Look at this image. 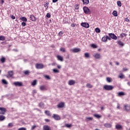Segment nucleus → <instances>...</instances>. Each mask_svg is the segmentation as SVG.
I'll list each match as a JSON object with an SVG mask.
<instances>
[{"label":"nucleus","mask_w":130,"mask_h":130,"mask_svg":"<svg viewBox=\"0 0 130 130\" xmlns=\"http://www.w3.org/2000/svg\"><path fill=\"white\" fill-rule=\"evenodd\" d=\"M114 87L112 85H106L104 86V90H106V91H111V90H113Z\"/></svg>","instance_id":"f257e3e1"},{"label":"nucleus","mask_w":130,"mask_h":130,"mask_svg":"<svg viewBox=\"0 0 130 130\" xmlns=\"http://www.w3.org/2000/svg\"><path fill=\"white\" fill-rule=\"evenodd\" d=\"M83 11L84 14H86L87 15H90L91 14V11H90V9L87 7H83Z\"/></svg>","instance_id":"f03ea898"},{"label":"nucleus","mask_w":130,"mask_h":130,"mask_svg":"<svg viewBox=\"0 0 130 130\" xmlns=\"http://www.w3.org/2000/svg\"><path fill=\"white\" fill-rule=\"evenodd\" d=\"M108 36H109V38L111 39H113V40H117V37L115 36L114 34L110 33L108 34Z\"/></svg>","instance_id":"7ed1b4c3"},{"label":"nucleus","mask_w":130,"mask_h":130,"mask_svg":"<svg viewBox=\"0 0 130 130\" xmlns=\"http://www.w3.org/2000/svg\"><path fill=\"white\" fill-rule=\"evenodd\" d=\"M93 56L95 59H100L101 58V54H99V53H95L93 54Z\"/></svg>","instance_id":"20e7f679"},{"label":"nucleus","mask_w":130,"mask_h":130,"mask_svg":"<svg viewBox=\"0 0 130 130\" xmlns=\"http://www.w3.org/2000/svg\"><path fill=\"white\" fill-rule=\"evenodd\" d=\"M36 68L38 70H40L44 68V65H43L42 63H37L36 64Z\"/></svg>","instance_id":"39448f33"},{"label":"nucleus","mask_w":130,"mask_h":130,"mask_svg":"<svg viewBox=\"0 0 130 130\" xmlns=\"http://www.w3.org/2000/svg\"><path fill=\"white\" fill-rule=\"evenodd\" d=\"M81 25L84 28H89V27H90V25H89V23L87 22H82L81 23Z\"/></svg>","instance_id":"423d86ee"},{"label":"nucleus","mask_w":130,"mask_h":130,"mask_svg":"<svg viewBox=\"0 0 130 130\" xmlns=\"http://www.w3.org/2000/svg\"><path fill=\"white\" fill-rule=\"evenodd\" d=\"M107 39L108 40H110V37H108V36H106L102 38V40L103 42H106V41H107Z\"/></svg>","instance_id":"0eeeda50"},{"label":"nucleus","mask_w":130,"mask_h":130,"mask_svg":"<svg viewBox=\"0 0 130 130\" xmlns=\"http://www.w3.org/2000/svg\"><path fill=\"white\" fill-rule=\"evenodd\" d=\"M0 114H6V111H7V110L5 108H2L0 107Z\"/></svg>","instance_id":"6e6552de"},{"label":"nucleus","mask_w":130,"mask_h":130,"mask_svg":"<svg viewBox=\"0 0 130 130\" xmlns=\"http://www.w3.org/2000/svg\"><path fill=\"white\" fill-rule=\"evenodd\" d=\"M72 51L74 53H77V52H80V51H81V49L79 48H75L72 50Z\"/></svg>","instance_id":"1a4fd4ad"},{"label":"nucleus","mask_w":130,"mask_h":130,"mask_svg":"<svg viewBox=\"0 0 130 130\" xmlns=\"http://www.w3.org/2000/svg\"><path fill=\"white\" fill-rule=\"evenodd\" d=\"M14 85H15V86H18L19 87H21V86L23 85V83H22V82L17 81V82H14Z\"/></svg>","instance_id":"9d476101"},{"label":"nucleus","mask_w":130,"mask_h":130,"mask_svg":"<svg viewBox=\"0 0 130 130\" xmlns=\"http://www.w3.org/2000/svg\"><path fill=\"white\" fill-rule=\"evenodd\" d=\"M43 130H51V128L48 125H45L43 126Z\"/></svg>","instance_id":"9b49d317"},{"label":"nucleus","mask_w":130,"mask_h":130,"mask_svg":"<svg viewBox=\"0 0 130 130\" xmlns=\"http://www.w3.org/2000/svg\"><path fill=\"white\" fill-rule=\"evenodd\" d=\"M123 108H124V110H125L126 111H129L130 106L128 105H125L124 106Z\"/></svg>","instance_id":"f8f14e48"},{"label":"nucleus","mask_w":130,"mask_h":130,"mask_svg":"<svg viewBox=\"0 0 130 130\" xmlns=\"http://www.w3.org/2000/svg\"><path fill=\"white\" fill-rule=\"evenodd\" d=\"M68 84L70 86H72L73 85H75L76 84V81L73 80H71L69 81Z\"/></svg>","instance_id":"ddd939ff"},{"label":"nucleus","mask_w":130,"mask_h":130,"mask_svg":"<svg viewBox=\"0 0 130 130\" xmlns=\"http://www.w3.org/2000/svg\"><path fill=\"white\" fill-rule=\"evenodd\" d=\"M53 117L56 120H60V117L59 115H57V114H53Z\"/></svg>","instance_id":"4468645a"},{"label":"nucleus","mask_w":130,"mask_h":130,"mask_svg":"<svg viewBox=\"0 0 130 130\" xmlns=\"http://www.w3.org/2000/svg\"><path fill=\"white\" fill-rule=\"evenodd\" d=\"M40 89L41 91H47V88L45 85H41L40 86Z\"/></svg>","instance_id":"2eb2a0df"},{"label":"nucleus","mask_w":130,"mask_h":130,"mask_svg":"<svg viewBox=\"0 0 130 130\" xmlns=\"http://www.w3.org/2000/svg\"><path fill=\"white\" fill-rule=\"evenodd\" d=\"M57 58L58 60H59L60 61H63V57H62V56L58 55H57Z\"/></svg>","instance_id":"dca6fc26"},{"label":"nucleus","mask_w":130,"mask_h":130,"mask_svg":"<svg viewBox=\"0 0 130 130\" xmlns=\"http://www.w3.org/2000/svg\"><path fill=\"white\" fill-rule=\"evenodd\" d=\"M57 107H58V108H63V107H64V103L61 102L57 105Z\"/></svg>","instance_id":"f3484780"},{"label":"nucleus","mask_w":130,"mask_h":130,"mask_svg":"<svg viewBox=\"0 0 130 130\" xmlns=\"http://www.w3.org/2000/svg\"><path fill=\"white\" fill-rule=\"evenodd\" d=\"M30 19L32 22L36 21V17L34 15H30Z\"/></svg>","instance_id":"a211bd4d"},{"label":"nucleus","mask_w":130,"mask_h":130,"mask_svg":"<svg viewBox=\"0 0 130 130\" xmlns=\"http://www.w3.org/2000/svg\"><path fill=\"white\" fill-rule=\"evenodd\" d=\"M124 95H125V93H124L123 91H120L118 93V96H119V97L124 96Z\"/></svg>","instance_id":"6ab92c4d"},{"label":"nucleus","mask_w":130,"mask_h":130,"mask_svg":"<svg viewBox=\"0 0 130 130\" xmlns=\"http://www.w3.org/2000/svg\"><path fill=\"white\" fill-rule=\"evenodd\" d=\"M14 75V72L13 71H9L8 72V76L9 77H12Z\"/></svg>","instance_id":"aec40b11"},{"label":"nucleus","mask_w":130,"mask_h":130,"mask_svg":"<svg viewBox=\"0 0 130 130\" xmlns=\"http://www.w3.org/2000/svg\"><path fill=\"white\" fill-rule=\"evenodd\" d=\"M116 128L117 129H122V126L121 125L117 124L116 125Z\"/></svg>","instance_id":"412c9836"},{"label":"nucleus","mask_w":130,"mask_h":130,"mask_svg":"<svg viewBox=\"0 0 130 130\" xmlns=\"http://www.w3.org/2000/svg\"><path fill=\"white\" fill-rule=\"evenodd\" d=\"M106 81L108 82V83H111V82H112V78L111 77H107L106 78Z\"/></svg>","instance_id":"4be33fe9"},{"label":"nucleus","mask_w":130,"mask_h":130,"mask_svg":"<svg viewBox=\"0 0 130 130\" xmlns=\"http://www.w3.org/2000/svg\"><path fill=\"white\" fill-rule=\"evenodd\" d=\"M6 119V117L3 115H0V120L1 121H3Z\"/></svg>","instance_id":"5701e85b"},{"label":"nucleus","mask_w":130,"mask_h":130,"mask_svg":"<svg viewBox=\"0 0 130 130\" xmlns=\"http://www.w3.org/2000/svg\"><path fill=\"white\" fill-rule=\"evenodd\" d=\"M104 126H105V127H111V124L109 123H105L104 124Z\"/></svg>","instance_id":"b1692460"},{"label":"nucleus","mask_w":130,"mask_h":130,"mask_svg":"<svg viewBox=\"0 0 130 130\" xmlns=\"http://www.w3.org/2000/svg\"><path fill=\"white\" fill-rule=\"evenodd\" d=\"M84 57L86 58H89L90 57V54L88 52H86L84 53Z\"/></svg>","instance_id":"393cba45"},{"label":"nucleus","mask_w":130,"mask_h":130,"mask_svg":"<svg viewBox=\"0 0 130 130\" xmlns=\"http://www.w3.org/2000/svg\"><path fill=\"white\" fill-rule=\"evenodd\" d=\"M83 5H88L89 4V0H82Z\"/></svg>","instance_id":"a878e982"},{"label":"nucleus","mask_w":130,"mask_h":130,"mask_svg":"<svg viewBox=\"0 0 130 130\" xmlns=\"http://www.w3.org/2000/svg\"><path fill=\"white\" fill-rule=\"evenodd\" d=\"M117 44L118 45H120V46H123V45H124V44H123V43L120 41H118Z\"/></svg>","instance_id":"bb28decb"},{"label":"nucleus","mask_w":130,"mask_h":130,"mask_svg":"<svg viewBox=\"0 0 130 130\" xmlns=\"http://www.w3.org/2000/svg\"><path fill=\"white\" fill-rule=\"evenodd\" d=\"M53 72L54 74H58L59 73V70L56 69H53Z\"/></svg>","instance_id":"cd10ccee"},{"label":"nucleus","mask_w":130,"mask_h":130,"mask_svg":"<svg viewBox=\"0 0 130 130\" xmlns=\"http://www.w3.org/2000/svg\"><path fill=\"white\" fill-rule=\"evenodd\" d=\"M30 71L29 70H26L24 72V74L25 75V76H29V74H30Z\"/></svg>","instance_id":"c85d7f7f"},{"label":"nucleus","mask_w":130,"mask_h":130,"mask_svg":"<svg viewBox=\"0 0 130 130\" xmlns=\"http://www.w3.org/2000/svg\"><path fill=\"white\" fill-rule=\"evenodd\" d=\"M93 120V117H86L85 119L86 121H90V120Z\"/></svg>","instance_id":"c756f323"},{"label":"nucleus","mask_w":130,"mask_h":130,"mask_svg":"<svg viewBox=\"0 0 130 130\" xmlns=\"http://www.w3.org/2000/svg\"><path fill=\"white\" fill-rule=\"evenodd\" d=\"M20 20H21V21H23V22H27V18L25 17H21Z\"/></svg>","instance_id":"7c9ffc66"},{"label":"nucleus","mask_w":130,"mask_h":130,"mask_svg":"<svg viewBox=\"0 0 130 130\" xmlns=\"http://www.w3.org/2000/svg\"><path fill=\"white\" fill-rule=\"evenodd\" d=\"M32 86H36V85H37V80H34L32 83H31Z\"/></svg>","instance_id":"2f4dec72"},{"label":"nucleus","mask_w":130,"mask_h":130,"mask_svg":"<svg viewBox=\"0 0 130 130\" xmlns=\"http://www.w3.org/2000/svg\"><path fill=\"white\" fill-rule=\"evenodd\" d=\"M1 61L4 63V62L6 61V58L5 57H2V58H1Z\"/></svg>","instance_id":"473e14b6"},{"label":"nucleus","mask_w":130,"mask_h":130,"mask_svg":"<svg viewBox=\"0 0 130 130\" xmlns=\"http://www.w3.org/2000/svg\"><path fill=\"white\" fill-rule=\"evenodd\" d=\"M95 32H96V33H100V32H101V30H100V28L96 27L95 29Z\"/></svg>","instance_id":"72a5a7b5"},{"label":"nucleus","mask_w":130,"mask_h":130,"mask_svg":"<svg viewBox=\"0 0 130 130\" xmlns=\"http://www.w3.org/2000/svg\"><path fill=\"white\" fill-rule=\"evenodd\" d=\"M113 15H114V17H117V12L116 11H114L113 12Z\"/></svg>","instance_id":"f704fd0d"},{"label":"nucleus","mask_w":130,"mask_h":130,"mask_svg":"<svg viewBox=\"0 0 130 130\" xmlns=\"http://www.w3.org/2000/svg\"><path fill=\"white\" fill-rule=\"evenodd\" d=\"M45 113L46 114V115H48V116H50V112H49V111H45Z\"/></svg>","instance_id":"c9c22d12"},{"label":"nucleus","mask_w":130,"mask_h":130,"mask_svg":"<svg viewBox=\"0 0 130 130\" xmlns=\"http://www.w3.org/2000/svg\"><path fill=\"white\" fill-rule=\"evenodd\" d=\"M118 78H119L120 79H123V78H124V75L121 73L119 76Z\"/></svg>","instance_id":"e433bc0d"},{"label":"nucleus","mask_w":130,"mask_h":130,"mask_svg":"<svg viewBox=\"0 0 130 130\" xmlns=\"http://www.w3.org/2000/svg\"><path fill=\"white\" fill-rule=\"evenodd\" d=\"M6 39V38L4 36H0V40H1V41H4V40H5Z\"/></svg>","instance_id":"4c0bfd02"},{"label":"nucleus","mask_w":130,"mask_h":130,"mask_svg":"<svg viewBox=\"0 0 130 130\" xmlns=\"http://www.w3.org/2000/svg\"><path fill=\"white\" fill-rule=\"evenodd\" d=\"M2 83H3V84H5V85H8V81H7V80L5 79L2 80Z\"/></svg>","instance_id":"58836bf2"},{"label":"nucleus","mask_w":130,"mask_h":130,"mask_svg":"<svg viewBox=\"0 0 130 130\" xmlns=\"http://www.w3.org/2000/svg\"><path fill=\"white\" fill-rule=\"evenodd\" d=\"M60 51H62V52H66V48L62 47L60 48Z\"/></svg>","instance_id":"ea45409f"},{"label":"nucleus","mask_w":130,"mask_h":130,"mask_svg":"<svg viewBox=\"0 0 130 130\" xmlns=\"http://www.w3.org/2000/svg\"><path fill=\"white\" fill-rule=\"evenodd\" d=\"M44 77L47 79V80H50V77H49V75H44Z\"/></svg>","instance_id":"a19ab883"},{"label":"nucleus","mask_w":130,"mask_h":130,"mask_svg":"<svg viewBox=\"0 0 130 130\" xmlns=\"http://www.w3.org/2000/svg\"><path fill=\"white\" fill-rule=\"evenodd\" d=\"M86 87H87V88H92V87H93V86H92V85H90V83H87V84H86Z\"/></svg>","instance_id":"79ce46f5"},{"label":"nucleus","mask_w":130,"mask_h":130,"mask_svg":"<svg viewBox=\"0 0 130 130\" xmlns=\"http://www.w3.org/2000/svg\"><path fill=\"white\" fill-rule=\"evenodd\" d=\"M39 106L40 107H44V104L43 103H40L39 104Z\"/></svg>","instance_id":"37998d69"},{"label":"nucleus","mask_w":130,"mask_h":130,"mask_svg":"<svg viewBox=\"0 0 130 130\" xmlns=\"http://www.w3.org/2000/svg\"><path fill=\"white\" fill-rule=\"evenodd\" d=\"M94 116L95 117H96V118H100V117H101V116L100 115L97 114H94Z\"/></svg>","instance_id":"c03bdc74"},{"label":"nucleus","mask_w":130,"mask_h":130,"mask_svg":"<svg viewBox=\"0 0 130 130\" xmlns=\"http://www.w3.org/2000/svg\"><path fill=\"white\" fill-rule=\"evenodd\" d=\"M117 6H118V7L121 6V2H120V1H117Z\"/></svg>","instance_id":"a18cd8bd"},{"label":"nucleus","mask_w":130,"mask_h":130,"mask_svg":"<svg viewBox=\"0 0 130 130\" xmlns=\"http://www.w3.org/2000/svg\"><path fill=\"white\" fill-rule=\"evenodd\" d=\"M48 5H49L48 2H47L44 6L45 8H46V9H48Z\"/></svg>","instance_id":"49530a36"},{"label":"nucleus","mask_w":130,"mask_h":130,"mask_svg":"<svg viewBox=\"0 0 130 130\" xmlns=\"http://www.w3.org/2000/svg\"><path fill=\"white\" fill-rule=\"evenodd\" d=\"M120 36L122 38H123V37H125V36H126V34H121Z\"/></svg>","instance_id":"de8ad7c7"},{"label":"nucleus","mask_w":130,"mask_h":130,"mask_svg":"<svg viewBox=\"0 0 130 130\" xmlns=\"http://www.w3.org/2000/svg\"><path fill=\"white\" fill-rule=\"evenodd\" d=\"M66 127H72V124H66Z\"/></svg>","instance_id":"09e8293b"},{"label":"nucleus","mask_w":130,"mask_h":130,"mask_svg":"<svg viewBox=\"0 0 130 130\" xmlns=\"http://www.w3.org/2000/svg\"><path fill=\"white\" fill-rule=\"evenodd\" d=\"M18 130H27V128L25 127H20V128H19Z\"/></svg>","instance_id":"8fccbe9b"},{"label":"nucleus","mask_w":130,"mask_h":130,"mask_svg":"<svg viewBox=\"0 0 130 130\" xmlns=\"http://www.w3.org/2000/svg\"><path fill=\"white\" fill-rule=\"evenodd\" d=\"M91 47H92L93 48H97V46H96V45L92 44H91Z\"/></svg>","instance_id":"3c124183"},{"label":"nucleus","mask_w":130,"mask_h":130,"mask_svg":"<svg viewBox=\"0 0 130 130\" xmlns=\"http://www.w3.org/2000/svg\"><path fill=\"white\" fill-rule=\"evenodd\" d=\"M13 123H9L8 124L9 127H12L13 126Z\"/></svg>","instance_id":"603ef678"},{"label":"nucleus","mask_w":130,"mask_h":130,"mask_svg":"<svg viewBox=\"0 0 130 130\" xmlns=\"http://www.w3.org/2000/svg\"><path fill=\"white\" fill-rule=\"evenodd\" d=\"M46 17H47V18H50V17H51V15H50V14L47 13L46 14Z\"/></svg>","instance_id":"864d4df0"},{"label":"nucleus","mask_w":130,"mask_h":130,"mask_svg":"<svg viewBox=\"0 0 130 130\" xmlns=\"http://www.w3.org/2000/svg\"><path fill=\"white\" fill-rule=\"evenodd\" d=\"M21 25L23 26V27H25L26 26V23L25 22H23L21 23Z\"/></svg>","instance_id":"5fc2aeb1"},{"label":"nucleus","mask_w":130,"mask_h":130,"mask_svg":"<svg viewBox=\"0 0 130 130\" xmlns=\"http://www.w3.org/2000/svg\"><path fill=\"white\" fill-rule=\"evenodd\" d=\"M36 93H37V90H36V89L32 90V94H36Z\"/></svg>","instance_id":"6e6d98bb"},{"label":"nucleus","mask_w":130,"mask_h":130,"mask_svg":"<svg viewBox=\"0 0 130 130\" xmlns=\"http://www.w3.org/2000/svg\"><path fill=\"white\" fill-rule=\"evenodd\" d=\"M62 34H63V32H62V31H60L58 34V35L59 36H62Z\"/></svg>","instance_id":"4d7b16f0"},{"label":"nucleus","mask_w":130,"mask_h":130,"mask_svg":"<svg viewBox=\"0 0 130 130\" xmlns=\"http://www.w3.org/2000/svg\"><path fill=\"white\" fill-rule=\"evenodd\" d=\"M117 109H120V105H119V104H117Z\"/></svg>","instance_id":"13d9d810"},{"label":"nucleus","mask_w":130,"mask_h":130,"mask_svg":"<svg viewBox=\"0 0 130 130\" xmlns=\"http://www.w3.org/2000/svg\"><path fill=\"white\" fill-rule=\"evenodd\" d=\"M11 19H12L13 20H15L16 19V17H15V16L12 15Z\"/></svg>","instance_id":"bf43d9fd"},{"label":"nucleus","mask_w":130,"mask_h":130,"mask_svg":"<svg viewBox=\"0 0 130 130\" xmlns=\"http://www.w3.org/2000/svg\"><path fill=\"white\" fill-rule=\"evenodd\" d=\"M35 127H36V125H33V126H31V129L33 130L35 128Z\"/></svg>","instance_id":"052dcab7"},{"label":"nucleus","mask_w":130,"mask_h":130,"mask_svg":"<svg viewBox=\"0 0 130 130\" xmlns=\"http://www.w3.org/2000/svg\"><path fill=\"white\" fill-rule=\"evenodd\" d=\"M75 9L76 10H79V5H76Z\"/></svg>","instance_id":"680f3d73"},{"label":"nucleus","mask_w":130,"mask_h":130,"mask_svg":"<svg viewBox=\"0 0 130 130\" xmlns=\"http://www.w3.org/2000/svg\"><path fill=\"white\" fill-rule=\"evenodd\" d=\"M57 67L59 69H61V66H60V65H57Z\"/></svg>","instance_id":"e2e57ef3"},{"label":"nucleus","mask_w":130,"mask_h":130,"mask_svg":"<svg viewBox=\"0 0 130 130\" xmlns=\"http://www.w3.org/2000/svg\"><path fill=\"white\" fill-rule=\"evenodd\" d=\"M45 120L46 121V122H49V121H50V120L48 119H45Z\"/></svg>","instance_id":"0e129e2a"},{"label":"nucleus","mask_w":130,"mask_h":130,"mask_svg":"<svg viewBox=\"0 0 130 130\" xmlns=\"http://www.w3.org/2000/svg\"><path fill=\"white\" fill-rule=\"evenodd\" d=\"M125 21H126V22H129V19H128V18H126Z\"/></svg>","instance_id":"69168bd1"},{"label":"nucleus","mask_w":130,"mask_h":130,"mask_svg":"<svg viewBox=\"0 0 130 130\" xmlns=\"http://www.w3.org/2000/svg\"><path fill=\"white\" fill-rule=\"evenodd\" d=\"M115 63L117 66H119V62H117V61H116L115 62Z\"/></svg>","instance_id":"338daca9"},{"label":"nucleus","mask_w":130,"mask_h":130,"mask_svg":"<svg viewBox=\"0 0 130 130\" xmlns=\"http://www.w3.org/2000/svg\"><path fill=\"white\" fill-rule=\"evenodd\" d=\"M58 0H52L53 3H56Z\"/></svg>","instance_id":"774afa93"}]
</instances>
